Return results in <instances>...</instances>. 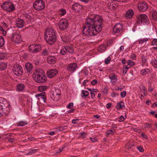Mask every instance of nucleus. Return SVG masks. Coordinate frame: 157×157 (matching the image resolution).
I'll return each instance as SVG.
<instances>
[{"instance_id":"nucleus-14","label":"nucleus","mask_w":157,"mask_h":157,"mask_svg":"<svg viewBox=\"0 0 157 157\" xmlns=\"http://www.w3.org/2000/svg\"><path fill=\"white\" fill-rule=\"evenodd\" d=\"M58 72V71L56 69H52L47 71V74L48 78H52L56 75Z\"/></svg>"},{"instance_id":"nucleus-37","label":"nucleus","mask_w":157,"mask_h":157,"mask_svg":"<svg viewBox=\"0 0 157 157\" xmlns=\"http://www.w3.org/2000/svg\"><path fill=\"white\" fill-rule=\"evenodd\" d=\"M109 78L111 80H113L114 81L113 82L115 83L117 81V79L115 77V75L113 74H111L109 75Z\"/></svg>"},{"instance_id":"nucleus-49","label":"nucleus","mask_w":157,"mask_h":157,"mask_svg":"<svg viewBox=\"0 0 157 157\" xmlns=\"http://www.w3.org/2000/svg\"><path fill=\"white\" fill-rule=\"evenodd\" d=\"M73 105V103L72 102H71L70 103H69L67 105V108L69 109H71V108Z\"/></svg>"},{"instance_id":"nucleus-58","label":"nucleus","mask_w":157,"mask_h":157,"mask_svg":"<svg viewBox=\"0 0 157 157\" xmlns=\"http://www.w3.org/2000/svg\"><path fill=\"white\" fill-rule=\"evenodd\" d=\"M86 132H83L81 134V136L83 138H84L86 137Z\"/></svg>"},{"instance_id":"nucleus-46","label":"nucleus","mask_w":157,"mask_h":157,"mask_svg":"<svg viewBox=\"0 0 157 157\" xmlns=\"http://www.w3.org/2000/svg\"><path fill=\"white\" fill-rule=\"evenodd\" d=\"M126 94V91H124L122 92H121V97L123 98L125 97Z\"/></svg>"},{"instance_id":"nucleus-23","label":"nucleus","mask_w":157,"mask_h":157,"mask_svg":"<svg viewBox=\"0 0 157 157\" xmlns=\"http://www.w3.org/2000/svg\"><path fill=\"white\" fill-rule=\"evenodd\" d=\"M7 64L4 62L0 63V70L1 71L4 70L7 68Z\"/></svg>"},{"instance_id":"nucleus-55","label":"nucleus","mask_w":157,"mask_h":157,"mask_svg":"<svg viewBox=\"0 0 157 157\" xmlns=\"http://www.w3.org/2000/svg\"><path fill=\"white\" fill-rule=\"evenodd\" d=\"M79 121V120L78 119H74L72 120V122L74 124H77V123L76 122V121L78 122Z\"/></svg>"},{"instance_id":"nucleus-63","label":"nucleus","mask_w":157,"mask_h":157,"mask_svg":"<svg viewBox=\"0 0 157 157\" xmlns=\"http://www.w3.org/2000/svg\"><path fill=\"white\" fill-rule=\"evenodd\" d=\"M61 38H62V40H63V41L64 42H67L68 41L67 39H66V38H65L64 37H62Z\"/></svg>"},{"instance_id":"nucleus-9","label":"nucleus","mask_w":157,"mask_h":157,"mask_svg":"<svg viewBox=\"0 0 157 157\" xmlns=\"http://www.w3.org/2000/svg\"><path fill=\"white\" fill-rule=\"evenodd\" d=\"M148 8V4L145 2H140L137 6L138 10L141 12H144L147 10Z\"/></svg>"},{"instance_id":"nucleus-62","label":"nucleus","mask_w":157,"mask_h":157,"mask_svg":"<svg viewBox=\"0 0 157 157\" xmlns=\"http://www.w3.org/2000/svg\"><path fill=\"white\" fill-rule=\"evenodd\" d=\"M111 104L110 103H107L106 105V107L107 108H109L111 107Z\"/></svg>"},{"instance_id":"nucleus-64","label":"nucleus","mask_w":157,"mask_h":157,"mask_svg":"<svg viewBox=\"0 0 157 157\" xmlns=\"http://www.w3.org/2000/svg\"><path fill=\"white\" fill-rule=\"evenodd\" d=\"M75 111V109H71L70 110L68 111V113H73Z\"/></svg>"},{"instance_id":"nucleus-19","label":"nucleus","mask_w":157,"mask_h":157,"mask_svg":"<svg viewBox=\"0 0 157 157\" xmlns=\"http://www.w3.org/2000/svg\"><path fill=\"white\" fill-rule=\"evenodd\" d=\"M134 12L132 10H128L126 13L125 17L127 18H132L134 15Z\"/></svg>"},{"instance_id":"nucleus-1","label":"nucleus","mask_w":157,"mask_h":157,"mask_svg":"<svg viewBox=\"0 0 157 157\" xmlns=\"http://www.w3.org/2000/svg\"><path fill=\"white\" fill-rule=\"evenodd\" d=\"M103 20L98 14H90L86 20V25L83 27V34L87 36H95L102 29Z\"/></svg>"},{"instance_id":"nucleus-20","label":"nucleus","mask_w":157,"mask_h":157,"mask_svg":"<svg viewBox=\"0 0 157 157\" xmlns=\"http://www.w3.org/2000/svg\"><path fill=\"white\" fill-rule=\"evenodd\" d=\"M125 107L123 101H121L117 104L116 108L118 110H120L124 109Z\"/></svg>"},{"instance_id":"nucleus-38","label":"nucleus","mask_w":157,"mask_h":157,"mask_svg":"<svg viewBox=\"0 0 157 157\" xmlns=\"http://www.w3.org/2000/svg\"><path fill=\"white\" fill-rule=\"evenodd\" d=\"M41 95L40 96L41 98L43 99L44 100V102L45 103L46 100V97L45 96V93L42 92L41 93Z\"/></svg>"},{"instance_id":"nucleus-52","label":"nucleus","mask_w":157,"mask_h":157,"mask_svg":"<svg viewBox=\"0 0 157 157\" xmlns=\"http://www.w3.org/2000/svg\"><path fill=\"white\" fill-rule=\"evenodd\" d=\"M6 138H7L8 141L11 143H12L13 142L14 140V139L13 138L9 137H6Z\"/></svg>"},{"instance_id":"nucleus-16","label":"nucleus","mask_w":157,"mask_h":157,"mask_svg":"<svg viewBox=\"0 0 157 157\" xmlns=\"http://www.w3.org/2000/svg\"><path fill=\"white\" fill-rule=\"evenodd\" d=\"M56 59L55 56H48L47 58V62L50 64H54L56 62Z\"/></svg>"},{"instance_id":"nucleus-7","label":"nucleus","mask_w":157,"mask_h":157,"mask_svg":"<svg viewBox=\"0 0 157 157\" xmlns=\"http://www.w3.org/2000/svg\"><path fill=\"white\" fill-rule=\"evenodd\" d=\"M59 29L62 30L66 29L68 26V23L67 20L65 19H62L59 23Z\"/></svg>"},{"instance_id":"nucleus-15","label":"nucleus","mask_w":157,"mask_h":157,"mask_svg":"<svg viewBox=\"0 0 157 157\" xmlns=\"http://www.w3.org/2000/svg\"><path fill=\"white\" fill-rule=\"evenodd\" d=\"M82 8V6L77 3H76L72 5V9L78 12L80 11Z\"/></svg>"},{"instance_id":"nucleus-59","label":"nucleus","mask_w":157,"mask_h":157,"mask_svg":"<svg viewBox=\"0 0 157 157\" xmlns=\"http://www.w3.org/2000/svg\"><path fill=\"white\" fill-rule=\"evenodd\" d=\"M91 96L92 99H94L95 97V94L94 93L91 92H90Z\"/></svg>"},{"instance_id":"nucleus-35","label":"nucleus","mask_w":157,"mask_h":157,"mask_svg":"<svg viewBox=\"0 0 157 157\" xmlns=\"http://www.w3.org/2000/svg\"><path fill=\"white\" fill-rule=\"evenodd\" d=\"M89 94V93L87 91L83 90L82 92V96H84L85 98L87 97V96Z\"/></svg>"},{"instance_id":"nucleus-11","label":"nucleus","mask_w":157,"mask_h":157,"mask_svg":"<svg viewBox=\"0 0 157 157\" xmlns=\"http://www.w3.org/2000/svg\"><path fill=\"white\" fill-rule=\"evenodd\" d=\"M33 77L34 80L37 83H42L45 82L47 80V77L45 75H41V76H34Z\"/></svg>"},{"instance_id":"nucleus-6","label":"nucleus","mask_w":157,"mask_h":157,"mask_svg":"<svg viewBox=\"0 0 157 157\" xmlns=\"http://www.w3.org/2000/svg\"><path fill=\"white\" fill-rule=\"evenodd\" d=\"M29 51L33 53H36L41 50V46L39 44L30 45L29 46Z\"/></svg>"},{"instance_id":"nucleus-41","label":"nucleus","mask_w":157,"mask_h":157,"mask_svg":"<svg viewBox=\"0 0 157 157\" xmlns=\"http://www.w3.org/2000/svg\"><path fill=\"white\" fill-rule=\"evenodd\" d=\"M123 74L125 75L126 74L127 71V67L126 66H124L123 68Z\"/></svg>"},{"instance_id":"nucleus-33","label":"nucleus","mask_w":157,"mask_h":157,"mask_svg":"<svg viewBox=\"0 0 157 157\" xmlns=\"http://www.w3.org/2000/svg\"><path fill=\"white\" fill-rule=\"evenodd\" d=\"M116 132V130L114 129H113L112 130H109L107 132H106V136L107 137L109 136L111 134L112 135L113 134V132Z\"/></svg>"},{"instance_id":"nucleus-56","label":"nucleus","mask_w":157,"mask_h":157,"mask_svg":"<svg viewBox=\"0 0 157 157\" xmlns=\"http://www.w3.org/2000/svg\"><path fill=\"white\" fill-rule=\"evenodd\" d=\"M141 136L144 139H147L148 138L147 136L145 134H144V133H141Z\"/></svg>"},{"instance_id":"nucleus-34","label":"nucleus","mask_w":157,"mask_h":157,"mask_svg":"<svg viewBox=\"0 0 157 157\" xmlns=\"http://www.w3.org/2000/svg\"><path fill=\"white\" fill-rule=\"evenodd\" d=\"M4 43V38L2 36H0V47H1L3 46Z\"/></svg>"},{"instance_id":"nucleus-31","label":"nucleus","mask_w":157,"mask_h":157,"mask_svg":"<svg viewBox=\"0 0 157 157\" xmlns=\"http://www.w3.org/2000/svg\"><path fill=\"white\" fill-rule=\"evenodd\" d=\"M127 66H130V67H131L132 66L135 64V63L133 61L129 60L127 62Z\"/></svg>"},{"instance_id":"nucleus-28","label":"nucleus","mask_w":157,"mask_h":157,"mask_svg":"<svg viewBox=\"0 0 157 157\" xmlns=\"http://www.w3.org/2000/svg\"><path fill=\"white\" fill-rule=\"evenodd\" d=\"M150 70L149 69L146 68L140 71V74L142 75H144L149 72H150Z\"/></svg>"},{"instance_id":"nucleus-42","label":"nucleus","mask_w":157,"mask_h":157,"mask_svg":"<svg viewBox=\"0 0 157 157\" xmlns=\"http://www.w3.org/2000/svg\"><path fill=\"white\" fill-rule=\"evenodd\" d=\"M98 81L97 80L94 79L92 81L90 82V83L91 85H94L97 84Z\"/></svg>"},{"instance_id":"nucleus-48","label":"nucleus","mask_w":157,"mask_h":157,"mask_svg":"<svg viewBox=\"0 0 157 157\" xmlns=\"http://www.w3.org/2000/svg\"><path fill=\"white\" fill-rule=\"evenodd\" d=\"M125 118L123 116H121L119 118L118 121L119 122L123 121L124 120Z\"/></svg>"},{"instance_id":"nucleus-40","label":"nucleus","mask_w":157,"mask_h":157,"mask_svg":"<svg viewBox=\"0 0 157 157\" xmlns=\"http://www.w3.org/2000/svg\"><path fill=\"white\" fill-rule=\"evenodd\" d=\"M67 126H62L59 127V131H62L63 130L67 129Z\"/></svg>"},{"instance_id":"nucleus-8","label":"nucleus","mask_w":157,"mask_h":157,"mask_svg":"<svg viewBox=\"0 0 157 157\" xmlns=\"http://www.w3.org/2000/svg\"><path fill=\"white\" fill-rule=\"evenodd\" d=\"M149 21L147 16L145 14H142L140 15L137 20L138 23L139 24L140 23H148Z\"/></svg>"},{"instance_id":"nucleus-60","label":"nucleus","mask_w":157,"mask_h":157,"mask_svg":"<svg viewBox=\"0 0 157 157\" xmlns=\"http://www.w3.org/2000/svg\"><path fill=\"white\" fill-rule=\"evenodd\" d=\"M4 56V54L0 53V59H2Z\"/></svg>"},{"instance_id":"nucleus-39","label":"nucleus","mask_w":157,"mask_h":157,"mask_svg":"<svg viewBox=\"0 0 157 157\" xmlns=\"http://www.w3.org/2000/svg\"><path fill=\"white\" fill-rule=\"evenodd\" d=\"M66 13V10L64 9H60L59 10L60 14L61 16L64 15Z\"/></svg>"},{"instance_id":"nucleus-45","label":"nucleus","mask_w":157,"mask_h":157,"mask_svg":"<svg viewBox=\"0 0 157 157\" xmlns=\"http://www.w3.org/2000/svg\"><path fill=\"white\" fill-rule=\"evenodd\" d=\"M111 60V58L110 57H108L105 61V63L106 64H108Z\"/></svg>"},{"instance_id":"nucleus-57","label":"nucleus","mask_w":157,"mask_h":157,"mask_svg":"<svg viewBox=\"0 0 157 157\" xmlns=\"http://www.w3.org/2000/svg\"><path fill=\"white\" fill-rule=\"evenodd\" d=\"M38 150L37 149H33L31 150V151H30L29 152V153H34L37 151Z\"/></svg>"},{"instance_id":"nucleus-2","label":"nucleus","mask_w":157,"mask_h":157,"mask_svg":"<svg viewBox=\"0 0 157 157\" xmlns=\"http://www.w3.org/2000/svg\"><path fill=\"white\" fill-rule=\"evenodd\" d=\"M44 39L48 44H53L56 42V36L55 31L52 29H47L44 33Z\"/></svg>"},{"instance_id":"nucleus-36","label":"nucleus","mask_w":157,"mask_h":157,"mask_svg":"<svg viewBox=\"0 0 157 157\" xmlns=\"http://www.w3.org/2000/svg\"><path fill=\"white\" fill-rule=\"evenodd\" d=\"M27 124L26 122L23 121H20L17 123V125L18 126H25Z\"/></svg>"},{"instance_id":"nucleus-12","label":"nucleus","mask_w":157,"mask_h":157,"mask_svg":"<svg viewBox=\"0 0 157 157\" xmlns=\"http://www.w3.org/2000/svg\"><path fill=\"white\" fill-rule=\"evenodd\" d=\"M77 67V63H73L68 64L67 67V69L69 71L74 72Z\"/></svg>"},{"instance_id":"nucleus-4","label":"nucleus","mask_w":157,"mask_h":157,"mask_svg":"<svg viewBox=\"0 0 157 157\" xmlns=\"http://www.w3.org/2000/svg\"><path fill=\"white\" fill-rule=\"evenodd\" d=\"M33 6L37 11L42 10L45 8V2L43 0H36L33 5Z\"/></svg>"},{"instance_id":"nucleus-30","label":"nucleus","mask_w":157,"mask_h":157,"mask_svg":"<svg viewBox=\"0 0 157 157\" xmlns=\"http://www.w3.org/2000/svg\"><path fill=\"white\" fill-rule=\"evenodd\" d=\"M141 58L142 60V66H143L144 65H145V64L146 63L147 59L146 57L144 55H143L142 56Z\"/></svg>"},{"instance_id":"nucleus-44","label":"nucleus","mask_w":157,"mask_h":157,"mask_svg":"<svg viewBox=\"0 0 157 157\" xmlns=\"http://www.w3.org/2000/svg\"><path fill=\"white\" fill-rule=\"evenodd\" d=\"M157 43V39H155L153 40V41L152 42L151 45H156Z\"/></svg>"},{"instance_id":"nucleus-21","label":"nucleus","mask_w":157,"mask_h":157,"mask_svg":"<svg viewBox=\"0 0 157 157\" xmlns=\"http://www.w3.org/2000/svg\"><path fill=\"white\" fill-rule=\"evenodd\" d=\"M25 68L28 73H30L33 68V66L30 63H27L25 65Z\"/></svg>"},{"instance_id":"nucleus-5","label":"nucleus","mask_w":157,"mask_h":157,"mask_svg":"<svg viewBox=\"0 0 157 157\" xmlns=\"http://www.w3.org/2000/svg\"><path fill=\"white\" fill-rule=\"evenodd\" d=\"M1 6L3 10L9 12L13 11L15 8L13 4L9 2H4Z\"/></svg>"},{"instance_id":"nucleus-32","label":"nucleus","mask_w":157,"mask_h":157,"mask_svg":"<svg viewBox=\"0 0 157 157\" xmlns=\"http://www.w3.org/2000/svg\"><path fill=\"white\" fill-rule=\"evenodd\" d=\"M152 16L153 20L156 21L157 20V12H154L152 13Z\"/></svg>"},{"instance_id":"nucleus-25","label":"nucleus","mask_w":157,"mask_h":157,"mask_svg":"<svg viewBox=\"0 0 157 157\" xmlns=\"http://www.w3.org/2000/svg\"><path fill=\"white\" fill-rule=\"evenodd\" d=\"M48 87L46 86H39L38 88V90L40 92H43L46 90Z\"/></svg>"},{"instance_id":"nucleus-10","label":"nucleus","mask_w":157,"mask_h":157,"mask_svg":"<svg viewBox=\"0 0 157 157\" xmlns=\"http://www.w3.org/2000/svg\"><path fill=\"white\" fill-rule=\"evenodd\" d=\"M13 71L15 75L17 76H20L22 75L23 69L20 65H17L14 67Z\"/></svg>"},{"instance_id":"nucleus-29","label":"nucleus","mask_w":157,"mask_h":157,"mask_svg":"<svg viewBox=\"0 0 157 157\" xmlns=\"http://www.w3.org/2000/svg\"><path fill=\"white\" fill-rule=\"evenodd\" d=\"M66 48L67 50V52L71 54H73L74 53V50L71 47L69 46H66Z\"/></svg>"},{"instance_id":"nucleus-53","label":"nucleus","mask_w":157,"mask_h":157,"mask_svg":"<svg viewBox=\"0 0 157 157\" xmlns=\"http://www.w3.org/2000/svg\"><path fill=\"white\" fill-rule=\"evenodd\" d=\"M138 150L141 152H143L144 151V149L142 147L140 146L137 147Z\"/></svg>"},{"instance_id":"nucleus-54","label":"nucleus","mask_w":157,"mask_h":157,"mask_svg":"<svg viewBox=\"0 0 157 157\" xmlns=\"http://www.w3.org/2000/svg\"><path fill=\"white\" fill-rule=\"evenodd\" d=\"M58 94L56 92H54L52 91V92L51 95V98H52L53 97V96H54L58 95Z\"/></svg>"},{"instance_id":"nucleus-26","label":"nucleus","mask_w":157,"mask_h":157,"mask_svg":"<svg viewBox=\"0 0 157 157\" xmlns=\"http://www.w3.org/2000/svg\"><path fill=\"white\" fill-rule=\"evenodd\" d=\"M25 86L23 84H19L17 86V90L18 91H21L23 90Z\"/></svg>"},{"instance_id":"nucleus-47","label":"nucleus","mask_w":157,"mask_h":157,"mask_svg":"<svg viewBox=\"0 0 157 157\" xmlns=\"http://www.w3.org/2000/svg\"><path fill=\"white\" fill-rule=\"evenodd\" d=\"M148 40V39L147 38H146L143 40H140V41L139 42V44H142L144 42H146Z\"/></svg>"},{"instance_id":"nucleus-51","label":"nucleus","mask_w":157,"mask_h":157,"mask_svg":"<svg viewBox=\"0 0 157 157\" xmlns=\"http://www.w3.org/2000/svg\"><path fill=\"white\" fill-rule=\"evenodd\" d=\"M119 95L118 93H115L113 92L111 94V96L113 98Z\"/></svg>"},{"instance_id":"nucleus-3","label":"nucleus","mask_w":157,"mask_h":157,"mask_svg":"<svg viewBox=\"0 0 157 157\" xmlns=\"http://www.w3.org/2000/svg\"><path fill=\"white\" fill-rule=\"evenodd\" d=\"M10 103L6 101L0 102V117L5 112H9L10 111Z\"/></svg>"},{"instance_id":"nucleus-22","label":"nucleus","mask_w":157,"mask_h":157,"mask_svg":"<svg viewBox=\"0 0 157 157\" xmlns=\"http://www.w3.org/2000/svg\"><path fill=\"white\" fill-rule=\"evenodd\" d=\"M107 46L105 44L100 45L98 48V50L101 52H103L106 49Z\"/></svg>"},{"instance_id":"nucleus-24","label":"nucleus","mask_w":157,"mask_h":157,"mask_svg":"<svg viewBox=\"0 0 157 157\" xmlns=\"http://www.w3.org/2000/svg\"><path fill=\"white\" fill-rule=\"evenodd\" d=\"M22 16L23 19L24 20L28 19V21H30L32 19V17L28 13L23 14Z\"/></svg>"},{"instance_id":"nucleus-50","label":"nucleus","mask_w":157,"mask_h":157,"mask_svg":"<svg viewBox=\"0 0 157 157\" xmlns=\"http://www.w3.org/2000/svg\"><path fill=\"white\" fill-rule=\"evenodd\" d=\"M131 58L133 60H136V55L134 54H132L131 55Z\"/></svg>"},{"instance_id":"nucleus-17","label":"nucleus","mask_w":157,"mask_h":157,"mask_svg":"<svg viewBox=\"0 0 157 157\" xmlns=\"http://www.w3.org/2000/svg\"><path fill=\"white\" fill-rule=\"evenodd\" d=\"M35 73L34 74L35 76H38L44 75V72L42 69L38 68L35 70Z\"/></svg>"},{"instance_id":"nucleus-43","label":"nucleus","mask_w":157,"mask_h":157,"mask_svg":"<svg viewBox=\"0 0 157 157\" xmlns=\"http://www.w3.org/2000/svg\"><path fill=\"white\" fill-rule=\"evenodd\" d=\"M48 52L47 49H45L42 51V54L44 56H46L48 54Z\"/></svg>"},{"instance_id":"nucleus-61","label":"nucleus","mask_w":157,"mask_h":157,"mask_svg":"<svg viewBox=\"0 0 157 157\" xmlns=\"http://www.w3.org/2000/svg\"><path fill=\"white\" fill-rule=\"evenodd\" d=\"M88 82L89 80H84L83 83V85L84 86H85L87 84V83H88Z\"/></svg>"},{"instance_id":"nucleus-27","label":"nucleus","mask_w":157,"mask_h":157,"mask_svg":"<svg viewBox=\"0 0 157 157\" xmlns=\"http://www.w3.org/2000/svg\"><path fill=\"white\" fill-rule=\"evenodd\" d=\"M60 52L61 54L63 55H64L66 54L67 52L66 47L63 46L61 49Z\"/></svg>"},{"instance_id":"nucleus-13","label":"nucleus","mask_w":157,"mask_h":157,"mask_svg":"<svg viewBox=\"0 0 157 157\" xmlns=\"http://www.w3.org/2000/svg\"><path fill=\"white\" fill-rule=\"evenodd\" d=\"M123 27L120 23H117L113 28V32L114 33H119L122 29Z\"/></svg>"},{"instance_id":"nucleus-18","label":"nucleus","mask_w":157,"mask_h":157,"mask_svg":"<svg viewBox=\"0 0 157 157\" xmlns=\"http://www.w3.org/2000/svg\"><path fill=\"white\" fill-rule=\"evenodd\" d=\"M24 25V21L23 19H19L16 22V25L18 28H21L23 27Z\"/></svg>"}]
</instances>
